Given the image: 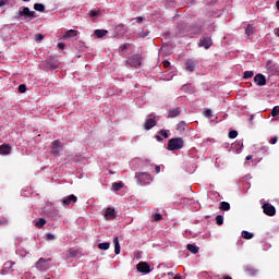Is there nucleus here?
I'll list each match as a JSON object with an SVG mask.
<instances>
[{"instance_id":"nucleus-7","label":"nucleus","mask_w":279,"mask_h":279,"mask_svg":"<svg viewBox=\"0 0 279 279\" xmlns=\"http://www.w3.org/2000/svg\"><path fill=\"white\" fill-rule=\"evenodd\" d=\"M184 65H185V71L193 73L195 71V68L199 66V61H197V59H187Z\"/></svg>"},{"instance_id":"nucleus-55","label":"nucleus","mask_w":279,"mask_h":279,"mask_svg":"<svg viewBox=\"0 0 279 279\" xmlns=\"http://www.w3.org/2000/svg\"><path fill=\"white\" fill-rule=\"evenodd\" d=\"M174 279H182V275H180V274L175 275Z\"/></svg>"},{"instance_id":"nucleus-46","label":"nucleus","mask_w":279,"mask_h":279,"mask_svg":"<svg viewBox=\"0 0 279 279\" xmlns=\"http://www.w3.org/2000/svg\"><path fill=\"white\" fill-rule=\"evenodd\" d=\"M4 265H5V267H8L9 269H12V267H14V263H12V262H7Z\"/></svg>"},{"instance_id":"nucleus-49","label":"nucleus","mask_w":279,"mask_h":279,"mask_svg":"<svg viewBox=\"0 0 279 279\" xmlns=\"http://www.w3.org/2000/svg\"><path fill=\"white\" fill-rule=\"evenodd\" d=\"M155 138H156V141H158L159 143H161V141H162V137H161L160 135H156Z\"/></svg>"},{"instance_id":"nucleus-3","label":"nucleus","mask_w":279,"mask_h":279,"mask_svg":"<svg viewBox=\"0 0 279 279\" xmlns=\"http://www.w3.org/2000/svg\"><path fill=\"white\" fill-rule=\"evenodd\" d=\"M184 147V140L182 137H174L168 141L167 149L169 151H178Z\"/></svg>"},{"instance_id":"nucleus-20","label":"nucleus","mask_w":279,"mask_h":279,"mask_svg":"<svg viewBox=\"0 0 279 279\" xmlns=\"http://www.w3.org/2000/svg\"><path fill=\"white\" fill-rule=\"evenodd\" d=\"M186 128H187V125H186L185 122H179L177 124V131L180 132V133L186 132Z\"/></svg>"},{"instance_id":"nucleus-36","label":"nucleus","mask_w":279,"mask_h":279,"mask_svg":"<svg viewBox=\"0 0 279 279\" xmlns=\"http://www.w3.org/2000/svg\"><path fill=\"white\" fill-rule=\"evenodd\" d=\"M159 134L160 136H163V138H169V133H167V130H160Z\"/></svg>"},{"instance_id":"nucleus-38","label":"nucleus","mask_w":279,"mask_h":279,"mask_svg":"<svg viewBox=\"0 0 279 279\" xmlns=\"http://www.w3.org/2000/svg\"><path fill=\"white\" fill-rule=\"evenodd\" d=\"M47 66H48V69H51L52 71H56V69H58V65H56L51 62H47Z\"/></svg>"},{"instance_id":"nucleus-29","label":"nucleus","mask_w":279,"mask_h":279,"mask_svg":"<svg viewBox=\"0 0 279 279\" xmlns=\"http://www.w3.org/2000/svg\"><path fill=\"white\" fill-rule=\"evenodd\" d=\"M216 223L217 226H223V216L221 215L216 216Z\"/></svg>"},{"instance_id":"nucleus-10","label":"nucleus","mask_w":279,"mask_h":279,"mask_svg":"<svg viewBox=\"0 0 279 279\" xmlns=\"http://www.w3.org/2000/svg\"><path fill=\"white\" fill-rule=\"evenodd\" d=\"M213 45V37L202 36L198 40V47H203L204 49H210Z\"/></svg>"},{"instance_id":"nucleus-31","label":"nucleus","mask_w":279,"mask_h":279,"mask_svg":"<svg viewBox=\"0 0 279 279\" xmlns=\"http://www.w3.org/2000/svg\"><path fill=\"white\" fill-rule=\"evenodd\" d=\"M35 40L36 43H43V40H45V36L43 34H36Z\"/></svg>"},{"instance_id":"nucleus-9","label":"nucleus","mask_w":279,"mask_h":279,"mask_svg":"<svg viewBox=\"0 0 279 279\" xmlns=\"http://www.w3.org/2000/svg\"><path fill=\"white\" fill-rule=\"evenodd\" d=\"M62 206L69 207L73 206V204H77V196L71 194L69 196H64L61 201Z\"/></svg>"},{"instance_id":"nucleus-1","label":"nucleus","mask_w":279,"mask_h":279,"mask_svg":"<svg viewBox=\"0 0 279 279\" xmlns=\"http://www.w3.org/2000/svg\"><path fill=\"white\" fill-rule=\"evenodd\" d=\"M135 180L140 186H147V184H151V182H154V178H151V174L147 172H136Z\"/></svg>"},{"instance_id":"nucleus-37","label":"nucleus","mask_w":279,"mask_h":279,"mask_svg":"<svg viewBox=\"0 0 279 279\" xmlns=\"http://www.w3.org/2000/svg\"><path fill=\"white\" fill-rule=\"evenodd\" d=\"M130 48V44H124L119 47V51H125V49Z\"/></svg>"},{"instance_id":"nucleus-13","label":"nucleus","mask_w":279,"mask_h":279,"mask_svg":"<svg viewBox=\"0 0 279 279\" xmlns=\"http://www.w3.org/2000/svg\"><path fill=\"white\" fill-rule=\"evenodd\" d=\"M254 82L257 86H265L267 84V78L263 74H256L254 76Z\"/></svg>"},{"instance_id":"nucleus-26","label":"nucleus","mask_w":279,"mask_h":279,"mask_svg":"<svg viewBox=\"0 0 279 279\" xmlns=\"http://www.w3.org/2000/svg\"><path fill=\"white\" fill-rule=\"evenodd\" d=\"M98 250H110V242H104L98 244Z\"/></svg>"},{"instance_id":"nucleus-22","label":"nucleus","mask_w":279,"mask_h":279,"mask_svg":"<svg viewBox=\"0 0 279 279\" xmlns=\"http://www.w3.org/2000/svg\"><path fill=\"white\" fill-rule=\"evenodd\" d=\"M252 34H254V26L252 24H248L245 28L246 38H250Z\"/></svg>"},{"instance_id":"nucleus-47","label":"nucleus","mask_w":279,"mask_h":279,"mask_svg":"<svg viewBox=\"0 0 279 279\" xmlns=\"http://www.w3.org/2000/svg\"><path fill=\"white\" fill-rule=\"evenodd\" d=\"M58 47H59V49L63 50L64 47H66V45H64V44H62V43H59V44H58Z\"/></svg>"},{"instance_id":"nucleus-48","label":"nucleus","mask_w":279,"mask_h":279,"mask_svg":"<svg viewBox=\"0 0 279 279\" xmlns=\"http://www.w3.org/2000/svg\"><path fill=\"white\" fill-rule=\"evenodd\" d=\"M136 23H143V16H137L136 17Z\"/></svg>"},{"instance_id":"nucleus-43","label":"nucleus","mask_w":279,"mask_h":279,"mask_svg":"<svg viewBox=\"0 0 279 279\" xmlns=\"http://www.w3.org/2000/svg\"><path fill=\"white\" fill-rule=\"evenodd\" d=\"M205 117H207V118L213 117V110L207 109V110L205 111Z\"/></svg>"},{"instance_id":"nucleus-21","label":"nucleus","mask_w":279,"mask_h":279,"mask_svg":"<svg viewBox=\"0 0 279 279\" xmlns=\"http://www.w3.org/2000/svg\"><path fill=\"white\" fill-rule=\"evenodd\" d=\"M123 181L112 183V191H121L123 189Z\"/></svg>"},{"instance_id":"nucleus-33","label":"nucleus","mask_w":279,"mask_h":279,"mask_svg":"<svg viewBox=\"0 0 279 279\" xmlns=\"http://www.w3.org/2000/svg\"><path fill=\"white\" fill-rule=\"evenodd\" d=\"M239 136V132L236 131H230L228 134L229 138H236Z\"/></svg>"},{"instance_id":"nucleus-12","label":"nucleus","mask_w":279,"mask_h":279,"mask_svg":"<svg viewBox=\"0 0 279 279\" xmlns=\"http://www.w3.org/2000/svg\"><path fill=\"white\" fill-rule=\"evenodd\" d=\"M105 219L107 221H112L113 219H117V213L114 211V208L108 207L105 211Z\"/></svg>"},{"instance_id":"nucleus-5","label":"nucleus","mask_w":279,"mask_h":279,"mask_svg":"<svg viewBox=\"0 0 279 279\" xmlns=\"http://www.w3.org/2000/svg\"><path fill=\"white\" fill-rule=\"evenodd\" d=\"M51 151L52 156H60V151H62V142L60 140H56L51 143Z\"/></svg>"},{"instance_id":"nucleus-14","label":"nucleus","mask_w":279,"mask_h":279,"mask_svg":"<svg viewBox=\"0 0 279 279\" xmlns=\"http://www.w3.org/2000/svg\"><path fill=\"white\" fill-rule=\"evenodd\" d=\"M12 151V146L10 144H2L0 146V156H8Z\"/></svg>"},{"instance_id":"nucleus-15","label":"nucleus","mask_w":279,"mask_h":279,"mask_svg":"<svg viewBox=\"0 0 279 279\" xmlns=\"http://www.w3.org/2000/svg\"><path fill=\"white\" fill-rule=\"evenodd\" d=\"M77 34H80V32L70 29L65 33V35H63V40H69V38H76Z\"/></svg>"},{"instance_id":"nucleus-4","label":"nucleus","mask_w":279,"mask_h":279,"mask_svg":"<svg viewBox=\"0 0 279 279\" xmlns=\"http://www.w3.org/2000/svg\"><path fill=\"white\" fill-rule=\"evenodd\" d=\"M19 16H24V19L34 21V19H36V12L31 11L27 7H24L19 10Z\"/></svg>"},{"instance_id":"nucleus-2","label":"nucleus","mask_w":279,"mask_h":279,"mask_svg":"<svg viewBox=\"0 0 279 279\" xmlns=\"http://www.w3.org/2000/svg\"><path fill=\"white\" fill-rule=\"evenodd\" d=\"M126 66L131 69H141L143 64V56L142 54H133L126 59Z\"/></svg>"},{"instance_id":"nucleus-44","label":"nucleus","mask_w":279,"mask_h":279,"mask_svg":"<svg viewBox=\"0 0 279 279\" xmlns=\"http://www.w3.org/2000/svg\"><path fill=\"white\" fill-rule=\"evenodd\" d=\"M270 145H276V143H278V136H275L270 140Z\"/></svg>"},{"instance_id":"nucleus-54","label":"nucleus","mask_w":279,"mask_h":279,"mask_svg":"<svg viewBox=\"0 0 279 279\" xmlns=\"http://www.w3.org/2000/svg\"><path fill=\"white\" fill-rule=\"evenodd\" d=\"M1 223H4L5 226H8V219L3 218V219L1 220Z\"/></svg>"},{"instance_id":"nucleus-56","label":"nucleus","mask_w":279,"mask_h":279,"mask_svg":"<svg viewBox=\"0 0 279 279\" xmlns=\"http://www.w3.org/2000/svg\"><path fill=\"white\" fill-rule=\"evenodd\" d=\"M252 158H253L252 155L246 156V160H252Z\"/></svg>"},{"instance_id":"nucleus-25","label":"nucleus","mask_w":279,"mask_h":279,"mask_svg":"<svg viewBox=\"0 0 279 279\" xmlns=\"http://www.w3.org/2000/svg\"><path fill=\"white\" fill-rule=\"evenodd\" d=\"M220 210H230V203L228 202H221L219 206Z\"/></svg>"},{"instance_id":"nucleus-8","label":"nucleus","mask_w":279,"mask_h":279,"mask_svg":"<svg viewBox=\"0 0 279 279\" xmlns=\"http://www.w3.org/2000/svg\"><path fill=\"white\" fill-rule=\"evenodd\" d=\"M262 208L263 213L267 215V217H274L276 215V207L270 203H264Z\"/></svg>"},{"instance_id":"nucleus-11","label":"nucleus","mask_w":279,"mask_h":279,"mask_svg":"<svg viewBox=\"0 0 279 279\" xmlns=\"http://www.w3.org/2000/svg\"><path fill=\"white\" fill-rule=\"evenodd\" d=\"M150 117L153 118L147 119L144 123V130L146 131H149L151 130V128H156L158 125V121H156V116L150 114Z\"/></svg>"},{"instance_id":"nucleus-27","label":"nucleus","mask_w":279,"mask_h":279,"mask_svg":"<svg viewBox=\"0 0 279 279\" xmlns=\"http://www.w3.org/2000/svg\"><path fill=\"white\" fill-rule=\"evenodd\" d=\"M251 77H254V71H245L243 74V78L251 80Z\"/></svg>"},{"instance_id":"nucleus-60","label":"nucleus","mask_w":279,"mask_h":279,"mask_svg":"<svg viewBox=\"0 0 279 279\" xmlns=\"http://www.w3.org/2000/svg\"><path fill=\"white\" fill-rule=\"evenodd\" d=\"M1 274H2V276H3V275L5 274V272H4V270H2V272H1Z\"/></svg>"},{"instance_id":"nucleus-6","label":"nucleus","mask_w":279,"mask_h":279,"mask_svg":"<svg viewBox=\"0 0 279 279\" xmlns=\"http://www.w3.org/2000/svg\"><path fill=\"white\" fill-rule=\"evenodd\" d=\"M136 269L140 274H151V266L147 262H140Z\"/></svg>"},{"instance_id":"nucleus-45","label":"nucleus","mask_w":279,"mask_h":279,"mask_svg":"<svg viewBox=\"0 0 279 279\" xmlns=\"http://www.w3.org/2000/svg\"><path fill=\"white\" fill-rule=\"evenodd\" d=\"M77 256V251H70V258H75Z\"/></svg>"},{"instance_id":"nucleus-59","label":"nucleus","mask_w":279,"mask_h":279,"mask_svg":"<svg viewBox=\"0 0 279 279\" xmlns=\"http://www.w3.org/2000/svg\"><path fill=\"white\" fill-rule=\"evenodd\" d=\"M168 276H173V272H168Z\"/></svg>"},{"instance_id":"nucleus-57","label":"nucleus","mask_w":279,"mask_h":279,"mask_svg":"<svg viewBox=\"0 0 279 279\" xmlns=\"http://www.w3.org/2000/svg\"><path fill=\"white\" fill-rule=\"evenodd\" d=\"M147 35H148L147 33L144 34V35H141V34H140V37H141V38H145Z\"/></svg>"},{"instance_id":"nucleus-50","label":"nucleus","mask_w":279,"mask_h":279,"mask_svg":"<svg viewBox=\"0 0 279 279\" xmlns=\"http://www.w3.org/2000/svg\"><path fill=\"white\" fill-rule=\"evenodd\" d=\"M274 34H275V36H278V38H279V28H275Z\"/></svg>"},{"instance_id":"nucleus-32","label":"nucleus","mask_w":279,"mask_h":279,"mask_svg":"<svg viewBox=\"0 0 279 279\" xmlns=\"http://www.w3.org/2000/svg\"><path fill=\"white\" fill-rule=\"evenodd\" d=\"M271 117H279V106L272 108Z\"/></svg>"},{"instance_id":"nucleus-17","label":"nucleus","mask_w":279,"mask_h":279,"mask_svg":"<svg viewBox=\"0 0 279 279\" xmlns=\"http://www.w3.org/2000/svg\"><path fill=\"white\" fill-rule=\"evenodd\" d=\"M96 38H104V36H107L108 35V31L106 29H96L94 32Z\"/></svg>"},{"instance_id":"nucleus-42","label":"nucleus","mask_w":279,"mask_h":279,"mask_svg":"<svg viewBox=\"0 0 279 279\" xmlns=\"http://www.w3.org/2000/svg\"><path fill=\"white\" fill-rule=\"evenodd\" d=\"M98 14V11H89V16H92V19H95V16H97Z\"/></svg>"},{"instance_id":"nucleus-19","label":"nucleus","mask_w":279,"mask_h":279,"mask_svg":"<svg viewBox=\"0 0 279 279\" xmlns=\"http://www.w3.org/2000/svg\"><path fill=\"white\" fill-rule=\"evenodd\" d=\"M175 117H180L179 109H171L168 114V119H175Z\"/></svg>"},{"instance_id":"nucleus-16","label":"nucleus","mask_w":279,"mask_h":279,"mask_svg":"<svg viewBox=\"0 0 279 279\" xmlns=\"http://www.w3.org/2000/svg\"><path fill=\"white\" fill-rule=\"evenodd\" d=\"M114 254H121V244H119V236L113 238Z\"/></svg>"},{"instance_id":"nucleus-34","label":"nucleus","mask_w":279,"mask_h":279,"mask_svg":"<svg viewBox=\"0 0 279 279\" xmlns=\"http://www.w3.org/2000/svg\"><path fill=\"white\" fill-rule=\"evenodd\" d=\"M153 219L154 221H162V214H154Z\"/></svg>"},{"instance_id":"nucleus-35","label":"nucleus","mask_w":279,"mask_h":279,"mask_svg":"<svg viewBox=\"0 0 279 279\" xmlns=\"http://www.w3.org/2000/svg\"><path fill=\"white\" fill-rule=\"evenodd\" d=\"M27 86L25 84H22L19 86V93H26Z\"/></svg>"},{"instance_id":"nucleus-39","label":"nucleus","mask_w":279,"mask_h":279,"mask_svg":"<svg viewBox=\"0 0 279 279\" xmlns=\"http://www.w3.org/2000/svg\"><path fill=\"white\" fill-rule=\"evenodd\" d=\"M47 241H54L56 240V235H53L52 233H47Z\"/></svg>"},{"instance_id":"nucleus-18","label":"nucleus","mask_w":279,"mask_h":279,"mask_svg":"<svg viewBox=\"0 0 279 279\" xmlns=\"http://www.w3.org/2000/svg\"><path fill=\"white\" fill-rule=\"evenodd\" d=\"M186 250H189V252L192 254H197L199 252V247H197L195 244H187Z\"/></svg>"},{"instance_id":"nucleus-30","label":"nucleus","mask_w":279,"mask_h":279,"mask_svg":"<svg viewBox=\"0 0 279 279\" xmlns=\"http://www.w3.org/2000/svg\"><path fill=\"white\" fill-rule=\"evenodd\" d=\"M125 28V25H123V24H120V25H117L116 26V32L118 33V34H123V29Z\"/></svg>"},{"instance_id":"nucleus-28","label":"nucleus","mask_w":279,"mask_h":279,"mask_svg":"<svg viewBox=\"0 0 279 279\" xmlns=\"http://www.w3.org/2000/svg\"><path fill=\"white\" fill-rule=\"evenodd\" d=\"M242 236L246 240L254 239V233H251L250 231H243Z\"/></svg>"},{"instance_id":"nucleus-52","label":"nucleus","mask_w":279,"mask_h":279,"mask_svg":"<svg viewBox=\"0 0 279 279\" xmlns=\"http://www.w3.org/2000/svg\"><path fill=\"white\" fill-rule=\"evenodd\" d=\"M40 263H47V260H45V258H39L37 265H40Z\"/></svg>"},{"instance_id":"nucleus-53","label":"nucleus","mask_w":279,"mask_h":279,"mask_svg":"<svg viewBox=\"0 0 279 279\" xmlns=\"http://www.w3.org/2000/svg\"><path fill=\"white\" fill-rule=\"evenodd\" d=\"M220 279H232L229 275H223Z\"/></svg>"},{"instance_id":"nucleus-41","label":"nucleus","mask_w":279,"mask_h":279,"mask_svg":"<svg viewBox=\"0 0 279 279\" xmlns=\"http://www.w3.org/2000/svg\"><path fill=\"white\" fill-rule=\"evenodd\" d=\"M10 3L9 0H0V8H3L4 5H8Z\"/></svg>"},{"instance_id":"nucleus-51","label":"nucleus","mask_w":279,"mask_h":279,"mask_svg":"<svg viewBox=\"0 0 279 279\" xmlns=\"http://www.w3.org/2000/svg\"><path fill=\"white\" fill-rule=\"evenodd\" d=\"M156 173H160V166H155Z\"/></svg>"},{"instance_id":"nucleus-58","label":"nucleus","mask_w":279,"mask_h":279,"mask_svg":"<svg viewBox=\"0 0 279 279\" xmlns=\"http://www.w3.org/2000/svg\"><path fill=\"white\" fill-rule=\"evenodd\" d=\"M165 66H169V62L163 63Z\"/></svg>"},{"instance_id":"nucleus-40","label":"nucleus","mask_w":279,"mask_h":279,"mask_svg":"<svg viewBox=\"0 0 279 279\" xmlns=\"http://www.w3.org/2000/svg\"><path fill=\"white\" fill-rule=\"evenodd\" d=\"M246 274H250L251 276H254V274H256V270L252 269V268H245Z\"/></svg>"},{"instance_id":"nucleus-24","label":"nucleus","mask_w":279,"mask_h":279,"mask_svg":"<svg viewBox=\"0 0 279 279\" xmlns=\"http://www.w3.org/2000/svg\"><path fill=\"white\" fill-rule=\"evenodd\" d=\"M34 10H36V12H44L45 11V4H43V3H35L34 4Z\"/></svg>"},{"instance_id":"nucleus-61","label":"nucleus","mask_w":279,"mask_h":279,"mask_svg":"<svg viewBox=\"0 0 279 279\" xmlns=\"http://www.w3.org/2000/svg\"><path fill=\"white\" fill-rule=\"evenodd\" d=\"M23 1L27 2V1H29V0H23Z\"/></svg>"},{"instance_id":"nucleus-23","label":"nucleus","mask_w":279,"mask_h":279,"mask_svg":"<svg viewBox=\"0 0 279 279\" xmlns=\"http://www.w3.org/2000/svg\"><path fill=\"white\" fill-rule=\"evenodd\" d=\"M47 220L45 218H39L38 221L35 222L36 228H45Z\"/></svg>"}]
</instances>
